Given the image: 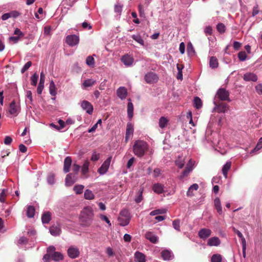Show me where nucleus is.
Masks as SVG:
<instances>
[{
	"instance_id": "nucleus-1",
	"label": "nucleus",
	"mask_w": 262,
	"mask_h": 262,
	"mask_svg": "<svg viewBox=\"0 0 262 262\" xmlns=\"http://www.w3.org/2000/svg\"><path fill=\"white\" fill-rule=\"evenodd\" d=\"M94 216V210L91 206L84 207L80 215V221L84 227H89L93 223Z\"/></svg>"
},
{
	"instance_id": "nucleus-2",
	"label": "nucleus",
	"mask_w": 262,
	"mask_h": 262,
	"mask_svg": "<svg viewBox=\"0 0 262 262\" xmlns=\"http://www.w3.org/2000/svg\"><path fill=\"white\" fill-rule=\"evenodd\" d=\"M148 149V144L143 140H136L133 146L134 154L138 157H142Z\"/></svg>"
},
{
	"instance_id": "nucleus-3",
	"label": "nucleus",
	"mask_w": 262,
	"mask_h": 262,
	"mask_svg": "<svg viewBox=\"0 0 262 262\" xmlns=\"http://www.w3.org/2000/svg\"><path fill=\"white\" fill-rule=\"evenodd\" d=\"M130 219L131 216L128 210L125 209L120 212L118 220L120 226H125L129 223Z\"/></svg>"
},
{
	"instance_id": "nucleus-4",
	"label": "nucleus",
	"mask_w": 262,
	"mask_h": 262,
	"mask_svg": "<svg viewBox=\"0 0 262 262\" xmlns=\"http://www.w3.org/2000/svg\"><path fill=\"white\" fill-rule=\"evenodd\" d=\"M214 107L213 110L216 111L219 113H225L227 111L228 108V105L224 102H217L216 101H214Z\"/></svg>"
},
{
	"instance_id": "nucleus-5",
	"label": "nucleus",
	"mask_w": 262,
	"mask_h": 262,
	"mask_svg": "<svg viewBox=\"0 0 262 262\" xmlns=\"http://www.w3.org/2000/svg\"><path fill=\"white\" fill-rule=\"evenodd\" d=\"M144 79L146 83L153 84L156 83L158 79V76L155 73L150 72L146 73L144 76Z\"/></svg>"
},
{
	"instance_id": "nucleus-6",
	"label": "nucleus",
	"mask_w": 262,
	"mask_h": 262,
	"mask_svg": "<svg viewBox=\"0 0 262 262\" xmlns=\"http://www.w3.org/2000/svg\"><path fill=\"white\" fill-rule=\"evenodd\" d=\"M67 253L69 257L72 259H75L79 257L80 251L77 247L71 246L68 248Z\"/></svg>"
},
{
	"instance_id": "nucleus-7",
	"label": "nucleus",
	"mask_w": 262,
	"mask_h": 262,
	"mask_svg": "<svg viewBox=\"0 0 262 262\" xmlns=\"http://www.w3.org/2000/svg\"><path fill=\"white\" fill-rule=\"evenodd\" d=\"M229 93L225 89H220L216 94V97L222 101L227 100L230 101Z\"/></svg>"
},
{
	"instance_id": "nucleus-8",
	"label": "nucleus",
	"mask_w": 262,
	"mask_h": 262,
	"mask_svg": "<svg viewBox=\"0 0 262 262\" xmlns=\"http://www.w3.org/2000/svg\"><path fill=\"white\" fill-rule=\"evenodd\" d=\"M66 41L69 46L74 47L78 44L79 38L76 35H69L66 38Z\"/></svg>"
},
{
	"instance_id": "nucleus-9",
	"label": "nucleus",
	"mask_w": 262,
	"mask_h": 262,
	"mask_svg": "<svg viewBox=\"0 0 262 262\" xmlns=\"http://www.w3.org/2000/svg\"><path fill=\"white\" fill-rule=\"evenodd\" d=\"M112 160V157H109L102 163L101 167L98 169V172L101 175L105 174L108 170Z\"/></svg>"
},
{
	"instance_id": "nucleus-10",
	"label": "nucleus",
	"mask_w": 262,
	"mask_h": 262,
	"mask_svg": "<svg viewBox=\"0 0 262 262\" xmlns=\"http://www.w3.org/2000/svg\"><path fill=\"white\" fill-rule=\"evenodd\" d=\"M121 60L126 67L132 66L134 62V59L133 57L128 54L123 55L121 57Z\"/></svg>"
},
{
	"instance_id": "nucleus-11",
	"label": "nucleus",
	"mask_w": 262,
	"mask_h": 262,
	"mask_svg": "<svg viewBox=\"0 0 262 262\" xmlns=\"http://www.w3.org/2000/svg\"><path fill=\"white\" fill-rule=\"evenodd\" d=\"M81 107L89 115H91L93 112V106L92 104L86 100H83L81 102Z\"/></svg>"
},
{
	"instance_id": "nucleus-12",
	"label": "nucleus",
	"mask_w": 262,
	"mask_h": 262,
	"mask_svg": "<svg viewBox=\"0 0 262 262\" xmlns=\"http://www.w3.org/2000/svg\"><path fill=\"white\" fill-rule=\"evenodd\" d=\"M162 259L165 260H170L174 258V255L170 250L165 249L161 252Z\"/></svg>"
},
{
	"instance_id": "nucleus-13",
	"label": "nucleus",
	"mask_w": 262,
	"mask_h": 262,
	"mask_svg": "<svg viewBox=\"0 0 262 262\" xmlns=\"http://www.w3.org/2000/svg\"><path fill=\"white\" fill-rule=\"evenodd\" d=\"M51 235L56 236L59 235L61 233L60 225L58 224H54L49 229Z\"/></svg>"
},
{
	"instance_id": "nucleus-14",
	"label": "nucleus",
	"mask_w": 262,
	"mask_h": 262,
	"mask_svg": "<svg viewBox=\"0 0 262 262\" xmlns=\"http://www.w3.org/2000/svg\"><path fill=\"white\" fill-rule=\"evenodd\" d=\"M116 93L121 100H124L127 95V89L124 86H120L117 90Z\"/></svg>"
},
{
	"instance_id": "nucleus-15",
	"label": "nucleus",
	"mask_w": 262,
	"mask_h": 262,
	"mask_svg": "<svg viewBox=\"0 0 262 262\" xmlns=\"http://www.w3.org/2000/svg\"><path fill=\"white\" fill-rule=\"evenodd\" d=\"M211 234V230L210 229L202 228L199 231L198 235L201 238L206 239L210 236Z\"/></svg>"
},
{
	"instance_id": "nucleus-16",
	"label": "nucleus",
	"mask_w": 262,
	"mask_h": 262,
	"mask_svg": "<svg viewBox=\"0 0 262 262\" xmlns=\"http://www.w3.org/2000/svg\"><path fill=\"white\" fill-rule=\"evenodd\" d=\"M145 237L153 244L157 243L159 240V237L155 234L150 231L147 232L145 234Z\"/></svg>"
},
{
	"instance_id": "nucleus-17",
	"label": "nucleus",
	"mask_w": 262,
	"mask_h": 262,
	"mask_svg": "<svg viewBox=\"0 0 262 262\" xmlns=\"http://www.w3.org/2000/svg\"><path fill=\"white\" fill-rule=\"evenodd\" d=\"M76 181V178L75 175L72 173H69L67 175L65 179V184L67 186H71Z\"/></svg>"
},
{
	"instance_id": "nucleus-18",
	"label": "nucleus",
	"mask_w": 262,
	"mask_h": 262,
	"mask_svg": "<svg viewBox=\"0 0 262 262\" xmlns=\"http://www.w3.org/2000/svg\"><path fill=\"white\" fill-rule=\"evenodd\" d=\"M243 79L245 81H252L255 82L257 80V75L253 73H247L243 76Z\"/></svg>"
},
{
	"instance_id": "nucleus-19",
	"label": "nucleus",
	"mask_w": 262,
	"mask_h": 262,
	"mask_svg": "<svg viewBox=\"0 0 262 262\" xmlns=\"http://www.w3.org/2000/svg\"><path fill=\"white\" fill-rule=\"evenodd\" d=\"M134 133V127L133 125L129 123H127L126 126V130L125 134V142H127L130 137L133 135Z\"/></svg>"
},
{
	"instance_id": "nucleus-20",
	"label": "nucleus",
	"mask_w": 262,
	"mask_h": 262,
	"mask_svg": "<svg viewBox=\"0 0 262 262\" xmlns=\"http://www.w3.org/2000/svg\"><path fill=\"white\" fill-rule=\"evenodd\" d=\"M45 80V76L42 72L40 73V78L39 84L37 87V92L38 94H41L44 88Z\"/></svg>"
},
{
	"instance_id": "nucleus-21",
	"label": "nucleus",
	"mask_w": 262,
	"mask_h": 262,
	"mask_svg": "<svg viewBox=\"0 0 262 262\" xmlns=\"http://www.w3.org/2000/svg\"><path fill=\"white\" fill-rule=\"evenodd\" d=\"M72 164V159L70 157H67L64 160L63 171L67 173L70 171Z\"/></svg>"
},
{
	"instance_id": "nucleus-22",
	"label": "nucleus",
	"mask_w": 262,
	"mask_h": 262,
	"mask_svg": "<svg viewBox=\"0 0 262 262\" xmlns=\"http://www.w3.org/2000/svg\"><path fill=\"white\" fill-rule=\"evenodd\" d=\"M52 213L49 211L43 212L41 216V221L43 224H48L51 220Z\"/></svg>"
},
{
	"instance_id": "nucleus-23",
	"label": "nucleus",
	"mask_w": 262,
	"mask_h": 262,
	"mask_svg": "<svg viewBox=\"0 0 262 262\" xmlns=\"http://www.w3.org/2000/svg\"><path fill=\"white\" fill-rule=\"evenodd\" d=\"M221 244V241L219 237H213L208 240L207 245L209 246H217Z\"/></svg>"
},
{
	"instance_id": "nucleus-24",
	"label": "nucleus",
	"mask_w": 262,
	"mask_h": 262,
	"mask_svg": "<svg viewBox=\"0 0 262 262\" xmlns=\"http://www.w3.org/2000/svg\"><path fill=\"white\" fill-rule=\"evenodd\" d=\"M135 260L136 262H145V255L139 251H137L135 253Z\"/></svg>"
},
{
	"instance_id": "nucleus-25",
	"label": "nucleus",
	"mask_w": 262,
	"mask_h": 262,
	"mask_svg": "<svg viewBox=\"0 0 262 262\" xmlns=\"http://www.w3.org/2000/svg\"><path fill=\"white\" fill-rule=\"evenodd\" d=\"M152 189L157 193L160 194L164 192V186L160 183H156L153 185Z\"/></svg>"
},
{
	"instance_id": "nucleus-26",
	"label": "nucleus",
	"mask_w": 262,
	"mask_h": 262,
	"mask_svg": "<svg viewBox=\"0 0 262 262\" xmlns=\"http://www.w3.org/2000/svg\"><path fill=\"white\" fill-rule=\"evenodd\" d=\"M231 166V162L228 161L223 166L222 168V172L225 178H227L228 171L230 169Z\"/></svg>"
},
{
	"instance_id": "nucleus-27",
	"label": "nucleus",
	"mask_w": 262,
	"mask_h": 262,
	"mask_svg": "<svg viewBox=\"0 0 262 262\" xmlns=\"http://www.w3.org/2000/svg\"><path fill=\"white\" fill-rule=\"evenodd\" d=\"M128 103L127 105V116L129 119L133 116L134 106L131 102L130 99H128Z\"/></svg>"
},
{
	"instance_id": "nucleus-28",
	"label": "nucleus",
	"mask_w": 262,
	"mask_h": 262,
	"mask_svg": "<svg viewBox=\"0 0 262 262\" xmlns=\"http://www.w3.org/2000/svg\"><path fill=\"white\" fill-rule=\"evenodd\" d=\"M9 112L11 115H16L17 113V108L16 103L14 101H12L9 106Z\"/></svg>"
},
{
	"instance_id": "nucleus-29",
	"label": "nucleus",
	"mask_w": 262,
	"mask_h": 262,
	"mask_svg": "<svg viewBox=\"0 0 262 262\" xmlns=\"http://www.w3.org/2000/svg\"><path fill=\"white\" fill-rule=\"evenodd\" d=\"M214 203L215 207L217 212L220 214H222V212H223L222 207L221 205V201H220V199L218 198H215L214 201Z\"/></svg>"
},
{
	"instance_id": "nucleus-30",
	"label": "nucleus",
	"mask_w": 262,
	"mask_h": 262,
	"mask_svg": "<svg viewBox=\"0 0 262 262\" xmlns=\"http://www.w3.org/2000/svg\"><path fill=\"white\" fill-rule=\"evenodd\" d=\"M199 188V185L198 184L195 183L191 185L187 192V195L188 196H191L194 195L192 191L193 190H197Z\"/></svg>"
},
{
	"instance_id": "nucleus-31",
	"label": "nucleus",
	"mask_w": 262,
	"mask_h": 262,
	"mask_svg": "<svg viewBox=\"0 0 262 262\" xmlns=\"http://www.w3.org/2000/svg\"><path fill=\"white\" fill-rule=\"evenodd\" d=\"M51 258L53 260L55 261H58L63 259V256L60 252H56L54 253H52Z\"/></svg>"
},
{
	"instance_id": "nucleus-32",
	"label": "nucleus",
	"mask_w": 262,
	"mask_h": 262,
	"mask_svg": "<svg viewBox=\"0 0 262 262\" xmlns=\"http://www.w3.org/2000/svg\"><path fill=\"white\" fill-rule=\"evenodd\" d=\"M209 66L212 69H215L218 67V60L215 57L212 56L210 58L209 61Z\"/></svg>"
},
{
	"instance_id": "nucleus-33",
	"label": "nucleus",
	"mask_w": 262,
	"mask_h": 262,
	"mask_svg": "<svg viewBox=\"0 0 262 262\" xmlns=\"http://www.w3.org/2000/svg\"><path fill=\"white\" fill-rule=\"evenodd\" d=\"M167 210L166 208H161L154 210L150 212L151 216H154L158 214H162L166 213Z\"/></svg>"
},
{
	"instance_id": "nucleus-34",
	"label": "nucleus",
	"mask_w": 262,
	"mask_h": 262,
	"mask_svg": "<svg viewBox=\"0 0 262 262\" xmlns=\"http://www.w3.org/2000/svg\"><path fill=\"white\" fill-rule=\"evenodd\" d=\"M132 37L133 39H134L136 42L139 43L141 46H144V41L142 39V37L139 34H134L132 36Z\"/></svg>"
},
{
	"instance_id": "nucleus-35",
	"label": "nucleus",
	"mask_w": 262,
	"mask_h": 262,
	"mask_svg": "<svg viewBox=\"0 0 262 262\" xmlns=\"http://www.w3.org/2000/svg\"><path fill=\"white\" fill-rule=\"evenodd\" d=\"M185 162V158L183 157H179L175 161L176 165L180 169L183 167Z\"/></svg>"
},
{
	"instance_id": "nucleus-36",
	"label": "nucleus",
	"mask_w": 262,
	"mask_h": 262,
	"mask_svg": "<svg viewBox=\"0 0 262 262\" xmlns=\"http://www.w3.org/2000/svg\"><path fill=\"white\" fill-rule=\"evenodd\" d=\"M49 92L50 94L53 96H55L57 94L55 85L52 80L50 82Z\"/></svg>"
},
{
	"instance_id": "nucleus-37",
	"label": "nucleus",
	"mask_w": 262,
	"mask_h": 262,
	"mask_svg": "<svg viewBox=\"0 0 262 262\" xmlns=\"http://www.w3.org/2000/svg\"><path fill=\"white\" fill-rule=\"evenodd\" d=\"M84 197L86 200H91L94 198V194L91 190L86 189L84 191Z\"/></svg>"
},
{
	"instance_id": "nucleus-38",
	"label": "nucleus",
	"mask_w": 262,
	"mask_h": 262,
	"mask_svg": "<svg viewBox=\"0 0 262 262\" xmlns=\"http://www.w3.org/2000/svg\"><path fill=\"white\" fill-rule=\"evenodd\" d=\"M96 83V80L93 79H88L84 81L82 85L84 88L90 87Z\"/></svg>"
},
{
	"instance_id": "nucleus-39",
	"label": "nucleus",
	"mask_w": 262,
	"mask_h": 262,
	"mask_svg": "<svg viewBox=\"0 0 262 262\" xmlns=\"http://www.w3.org/2000/svg\"><path fill=\"white\" fill-rule=\"evenodd\" d=\"M26 102L27 105L32 104V94L31 91H27L26 92Z\"/></svg>"
},
{
	"instance_id": "nucleus-40",
	"label": "nucleus",
	"mask_w": 262,
	"mask_h": 262,
	"mask_svg": "<svg viewBox=\"0 0 262 262\" xmlns=\"http://www.w3.org/2000/svg\"><path fill=\"white\" fill-rule=\"evenodd\" d=\"M168 120L164 117H161L159 121V125L161 128H164L167 124Z\"/></svg>"
},
{
	"instance_id": "nucleus-41",
	"label": "nucleus",
	"mask_w": 262,
	"mask_h": 262,
	"mask_svg": "<svg viewBox=\"0 0 262 262\" xmlns=\"http://www.w3.org/2000/svg\"><path fill=\"white\" fill-rule=\"evenodd\" d=\"M89 165L90 162L88 160L84 161L81 168V172L83 174H86L88 172Z\"/></svg>"
},
{
	"instance_id": "nucleus-42",
	"label": "nucleus",
	"mask_w": 262,
	"mask_h": 262,
	"mask_svg": "<svg viewBox=\"0 0 262 262\" xmlns=\"http://www.w3.org/2000/svg\"><path fill=\"white\" fill-rule=\"evenodd\" d=\"M86 64L90 67H94L95 65V60L93 56H89L86 59Z\"/></svg>"
},
{
	"instance_id": "nucleus-43",
	"label": "nucleus",
	"mask_w": 262,
	"mask_h": 262,
	"mask_svg": "<svg viewBox=\"0 0 262 262\" xmlns=\"http://www.w3.org/2000/svg\"><path fill=\"white\" fill-rule=\"evenodd\" d=\"M193 102H194V106L197 108V109H199L200 108H201L202 106V100L201 99L198 97H194V101H193Z\"/></svg>"
},
{
	"instance_id": "nucleus-44",
	"label": "nucleus",
	"mask_w": 262,
	"mask_h": 262,
	"mask_svg": "<svg viewBox=\"0 0 262 262\" xmlns=\"http://www.w3.org/2000/svg\"><path fill=\"white\" fill-rule=\"evenodd\" d=\"M144 189L143 188H140L139 192H138V195L135 198V202L137 203H139L141 202V201L143 199V192Z\"/></svg>"
},
{
	"instance_id": "nucleus-45",
	"label": "nucleus",
	"mask_w": 262,
	"mask_h": 262,
	"mask_svg": "<svg viewBox=\"0 0 262 262\" xmlns=\"http://www.w3.org/2000/svg\"><path fill=\"white\" fill-rule=\"evenodd\" d=\"M84 186L82 185H77L73 188V190L76 194H81L83 192Z\"/></svg>"
},
{
	"instance_id": "nucleus-46",
	"label": "nucleus",
	"mask_w": 262,
	"mask_h": 262,
	"mask_svg": "<svg viewBox=\"0 0 262 262\" xmlns=\"http://www.w3.org/2000/svg\"><path fill=\"white\" fill-rule=\"evenodd\" d=\"M26 214L29 218L33 217V206H28L26 210Z\"/></svg>"
},
{
	"instance_id": "nucleus-47",
	"label": "nucleus",
	"mask_w": 262,
	"mask_h": 262,
	"mask_svg": "<svg viewBox=\"0 0 262 262\" xmlns=\"http://www.w3.org/2000/svg\"><path fill=\"white\" fill-rule=\"evenodd\" d=\"M222 260V257L219 254H215L212 256L211 262H221Z\"/></svg>"
},
{
	"instance_id": "nucleus-48",
	"label": "nucleus",
	"mask_w": 262,
	"mask_h": 262,
	"mask_svg": "<svg viewBox=\"0 0 262 262\" xmlns=\"http://www.w3.org/2000/svg\"><path fill=\"white\" fill-rule=\"evenodd\" d=\"M262 147V137H261L259 140L258 143H257V145L256 147L251 151L250 154H253L255 151L259 150L260 149H261Z\"/></svg>"
},
{
	"instance_id": "nucleus-49",
	"label": "nucleus",
	"mask_w": 262,
	"mask_h": 262,
	"mask_svg": "<svg viewBox=\"0 0 262 262\" xmlns=\"http://www.w3.org/2000/svg\"><path fill=\"white\" fill-rule=\"evenodd\" d=\"M180 221L179 219L175 220L172 222L173 228L178 231H180Z\"/></svg>"
},
{
	"instance_id": "nucleus-50",
	"label": "nucleus",
	"mask_w": 262,
	"mask_h": 262,
	"mask_svg": "<svg viewBox=\"0 0 262 262\" xmlns=\"http://www.w3.org/2000/svg\"><path fill=\"white\" fill-rule=\"evenodd\" d=\"M206 140L207 141V142H208V143L210 142L211 143V145H212V146L214 147L215 146H217V147L220 149H221L222 146L221 145V144H220V142H216V141H215L214 140L213 141H211L210 138H209V137H206Z\"/></svg>"
},
{
	"instance_id": "nucleus-51",
	"label": "nucleus",
	"mask_w": 262,
	"mask_h": 262,
	"mask_svg": "<svg viewBox=\"0 0 262 262\" xmlns=\"http://www.w3.org/2000/svg\"><path fill=\"white\" fill-rule=\"evenodd\" d=\"M123 5L121 4L117 3L115 5V12L116 13H118V15L120 16L121 15Z\"/></svg>"
},
{
	"instance_id": "nucleus-52",
	"label": "nucleus",
	"mask_w": 262,
	"mask_h": 262,
	"mask_svg": "<svg viewBox=\"0 0 262 262\" xmlns=\"http://www.w3.org/2000/svg\"><path fill=\"white\" fill-rule=\"evenodd\" d=\"M47 182L49 184L53 185L55 183V175L53 173H50L47 177Z\"/></svg>"
},
{
	"instance_id": "nucleus-53",
	"label": "nucleus",
	"mask_w": 262,
	"mask_h": 262,
	"mask_svg": "<svg viewBox=\"0 0 262 262\" xmlns=\"http://www.w3.org/2000/svg\"><path fill=\"white\" fill-rule=\"evenodd\" d=\"M238 57L239 60L244 61L246 59L247 56L245 51H242L238 54Z\"/></svg>"
},
{
	"instance_id": "nucleus-54",
	"label": "nucleus",
	"mask_w": 262,
	"mask_h": 262,
	"mask_svg": "<svg viewBox=\"0 0 262 262\" xmlns=\"http://www.w3.org/2000/svg\"><path fill=\"white\" fill-rule=\"evenodd\" d=\"M217 31L221 33H223L225 32V26L222 23H219L216 26Z\"/></svg>"
},
{
	"instance_id": "nucleus-55",
	"label": "nucleus",
	"mask_w": 262,
	"mask_h": 262,
	"mask_svg": "<svg viewBox=\"0 0 262 262\" xmlns=\"http://www.w3.org/2000/svg\"><path fill=\"white\" fill-rule=\"evenodd\" d=\"M7 190L3 189L0 193V202L4 203L5 201V197L6 196Z\"/></svg>"
},
{
	"instance_id": "nucleus-56",
	"label": "nucleus",
	"mask_w": 262,
	"mask_h": 262,
	"mask_svg": "<svg viewBox=\"0 0 262 262\" xmlns=\"http://www.w3.org/2000/svg\"><path fill=\"white\" fill-rule=\"evenodd\" d=\"M191 171V170L185 168V170L183 171V172L179 176V179L180 180L183 179L185 177L188 176V175L189 174V173Z\"/></svg>"
},
{
	"instance_id": "nucleus-57",
	"label": "nucleus",
	"mask_w": 262,
	"mask_h": 262,
	"mask_svg": "<svg viewBox=\"0 0 262 262\" xmlns=\"http://www.w3.org/2000/svg\"><path fill=\"white\" fill-rule=\"evenodd\" d=\"M28 239L24 237H20V238L17 241L18 245H26L28 243Z\"/></svg>"
},
{
	"instance_id": "nucleus-58",
	"label": "nucleus",
	"mask_w": 262,
	"mask_h": 262,
	"mask_svg": "<svg viewBox=\"0 0 262 262\" xmlns=\"http://www.w3.org/2000/svg\"><path fill=\"white\" fill-rule=\"evenodd\" d=\"M100 157V154L99 153L94 151L93 152L91 160L92 161H97L99 160Z\"/></svg>"
},
{
	"instance_id": "nucleus-59",
	"label": "nucleus",
	"mask_w": 262,
	"mask_h": 262,
	"mask_svg": "<svg viewBox=\"0 0 262 262\" xmlns=\"http://www.w3.org/2000/svg\"><path fill=\"white\" fill-rule=\"evenodd\" d=\"M32 63L31 61H28L25 66L22 68L21 72V73H24L25 71H26L27 70L29 69V68L32 66Z\"/></svg>"
},
{
	"instance_id": "nucleus-60",
	"label": "nucleus",
	"mask_w": 262,
	"mask_h": 262,
	"mask_svg": "<svg viewBox=\"0 0 262 262\" xmlns=\"http://www.w3.org/2000/svg\"><path fill=\"white\" fill-rule=\"evenodd\" d=\"M193 161L191 159H190L187 164L185 168L192 171L193 169Z\"/></svg>"
},
{
	"instance_id": "nucleus-61",
	"label": "nucleus",
	"mask_w": 262,
	"mask_h": 262,
	"mask_svg": "<svg viewBox=\"0 0 262 262\" xmlns=\"http://www.w3.org/2000/svg\"><path fill=\"white\" fill-rule=\"evenodd\" d=\"M256 92L259 95H262V84L259 83L255 87Z\"/></svg>"
},
{
	"instance_id": "nucleus-62",
	"label": "nucleus",
	"mask_w": 262,
	"mask_h": 262,
	"mask_svg": "<svg viewBox=\"0 0 262 262\" xmlns=\"http://www.w3.org/2000/svg\"><path fill=\"white\" fill-rule=\"evenodd\" d=\"M35 18L38 21H40L45 18L46 14H38L36 12L35 13Z\"/></svg>"
},
{
	"instance_id": "nucleus-63",
	"label": "nucleus",
	"mask_w": 262,
	"mask_h": 262,
	"mask_svg": "<svg viewBox=\"0 0 262 262\" xmlns=\"http://www.w3.org/2000/svg\"><path fill=\"white\" fill-rule=\"evenodd\" d=\"M56 248L53 246H50L47 248V253L52 255V253L56 252Z\"/></svg>"
},
{
	"instance_id": "nucleus-64",
	"label": "nucleus",
	"mask_w": 262,
	"mask_h": 262,
	"mask_svg": "<svg viewBox=\"0 0 262 262\" xmlns=\"http://www.w3.org/2000/svg\"><path fill=\"white\" fill-rule=\"evenodd\" d=\"M106 253L109 257L113 256L114 254V252L113 249L110 247L106 248Z\"/></svg>"
}]
</instances>
